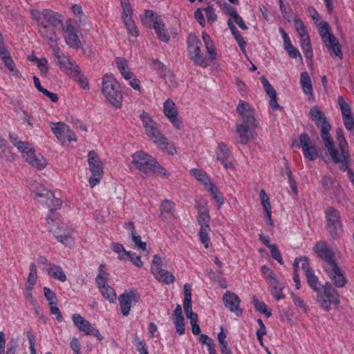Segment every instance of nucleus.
<instances>
[{
  "instance_id": "1",
  "label": "nucleus",
  "mask_w": 354,
  "mask_h": 354,
  "mask_svg": "<svg viewBox=\"0 0 354 354\" xmlns=\"http://www.w3.org/2000/svg\"><path fill=\"white\" fill-rule=\"evenodd\" d=\"M31 15L37 22L40 35L47 42L51 49L57 44L58 37L55 28L62 24V16L51 10H44L42 12L32 10Z\"/></svg>"
},
{
  "instance_id": "2",
  "label": "nucleus",
  "mask_w": 354,
  "mask_h": 354,
  "mask_svg": "<svg viewBox=\"0 0 354 354\" xmlns=\"http://www.w3.org/2000/svg\"><path fill=\"white\" fill-rule=\"evenodd\" d=\"M30 190L35 196V200L50 208V213L47 218L48 224L59 227V219L53 211L60 209L62 205L61 194L52 192L37 181L31 183Z\"/></svg>"
},
{
  "instance_id": "3",
  "label": "nucleus",
  "mask_w": 354,
  "mask_h": 354,
  "mask_svg": "<svg viewBox=\"0 0 354 354\" xmlns=\"http://www.w3.org/2000/svg\"><path fill=\"white\" fill-rule=\"evenodd\" d=\"M142 126L149 139L155 145L161 147L169 154L176 153V149L168 138L159 130L155 122L149 113L143 111L140 115Z\"/></svg>"
},
{
  "instance_id": "4",
  "label": "nucleus",
  "mask_w": 354,
  "mask_h": 354,
  "mask_svg": "<svg viewBox=\"0 0 354 354\" xmlns=\"http://www.w3.org/2000/svg\"><path fill=\"white\" fill-rule=\"evenodd\" d=\"M131 165L138 170L156 176L169 174L167 170L149 153L144 151H138L131 155Z\"/></svg>"
},
{
  "instance_id": "5",
  "label": "nucleus",
  "mask_w": 354,
  "mask_h": 354,
  "mask_svg": "<svg viewBox=\"0 0 354 354\" xmlns=\"http://www.w3.org/2000/svg\"><path fill=\"white\" fill-rule=\"evenodd\" d=\"M102 92L106 100L115 109H120L123 97L120 85L116 80L109 75H104L102 78Z\"/></svg>"
},
{
  "instance_id": "6",
  "label": "nucleus",
  "mask_w": 354,
  "mask_h": 354,
  "mask_svg": "<svg viewBox=\"0 0 354 354\" xmlns=\"http://www.w3.org/2000/svg\"><path fill=\"white\" fill-rule=\"evenodd\" d=\"M317 26L322 40L327 48L330 55L333 58L337 57L341 59L342 53L339 41L333 34L328 24L326 21H320Z\"/></svg>"
},
{
  "instance_id": "7",
  "label": "nucleus",
  "mask_w": 354,
  "mask_h": 354,
  "mask_svg": "<svg viewBox=\"0 0 354 354\" xmlns=\"http://www.w3.org/2000/svg\"><path fill=\"white\" fill-rule=\"evenodd\" d=\"M316 292L317 302L325 311L328 312L332 306H337L340 303L337 290L329 282L323 286L322 290H318Z\"/></svg>"
},
{
  "instance_id": "8",
  "label": "nucleus",
  "mask_w": 354,
  "mask_h": 354,
  "mask_svg": "<svg viewBox=\"0 0 354 354\" xmlns=\"http://www.w3.org/2000/svg\"><path fill=\"white\" fill-rule=\"evenodd\" d=\"M108 276L106 266L102 264L100 265L95 283L102 296L111 304H113L116 301L117 295L115 290L108 283Z\"/></svg>"
},
{
  "instance_id": "9",
  "label": "nucleus",
  "mask_w": 354,
  "mask_h": 354,
  "mask_svg": "<svg viewBox=\"0 0 354 354\" xmlns=\"http://www.w3.org/2000/svg\"><path fill=\"white\" fill-rule=\"evenodd\" d=\"M262 275L270 287V291L272 297L277 300L279 301L286 297L283 290L285 286L278 279L274 271L267 266L261 267Z\"/></svg>"
},
{
  "instance_id": "10",
  "label": "nucleus",
  "mask_w": 354,
  "mask_h": 354,
  "mask_svg": "<svg viewBox=\"0 0 354 354\" xmlns=\"http://www.w3.org/2000/svg\"><path fill=\"white\" fill-rule=\"evenodd\" d=\"M51 50L55 57V62L62 72L70 76L80 74V68L75 62L66 56L59 46H54V48Z\"/></svg>"
},
{
  "instance_id": "11",
  "label": "nucleus",
  "mask_w": 354,
  "mask_h": 354,
  "mask_svg": "<svg viewBox=\"0 0 354 354\" xmlns=\"http://www.w3.org/2000/svg\"><path fill=\"white\" fill-rule=\"evenodd\" d=\"M325 216L326 227L331 237L333 239L340 238L344 233V230L339 212L333 207H329L326 209Z\"/></svg>"
},
{
  "instance_id": "12",
  "label": "nucleus",
  "mask_w": 354,
  "mask_h": 354,
  "mask_svg": "<svg viewBox=\"0 0 354 354\" xmlns=\"http://www.w3.org/2000/svg\"><path fill=\"white\" fill-rule=\"evenodd\" d=\"M309 114L311 120L315 123L317 127L321 128V137L323 141L326 142L327 145H329L328 136H330L331 126L325 114L317 106H314L310 109Z\"/></svg>"
},
{
  "instance_id": "13",
  "label": "nucleus",
  "mask_w": 354,
  "mask_h": 354,
  "mask_svg": "<svg viewBox=\"0 0 354 354\" xmlns=\"http://www.w3.org/2000/svg\"><path fill=\"white\" fill-rule=\"evenodd\" d=\"M198 223L201 226L198 232L200 241L205 248H207L209 243V212L207 207L204 206H200L198 207Z\"/></svg>"
},
{
  "instance_id": "14",
  "label": "nucleus",
  "mask_w": 354,
  "mask_h": 354,
  "mask_svg": "<svg viewBox=\"0 0 354 354\" xmlns=\"http://www.w3.org/2000/svg\"><path fill=\"white\" fill-rule=\"evenodd\" d=\"M187 47L190 59L203 68L208 66L207 60L201 53V42L194 35H190L187 39Z\"/></svg>"
},
{
  "instance_id": "15",
  "label": "nucleus",
  "mask_w": 354,
  "mask_h": 354,
  "mask_svg": "<svg viewBox=\"0 0 354 354\" xmlns=\"http://www.w3.org/2000/svg\"><path fill=\"white\" fill-rule=\"evenodd\" d=\"M325 272L337 288H343L347 283V279L344 271L337 265V262L325 263L324 266Z\"/></svg>"
},
{
  "instance_id": "16",
  "label": "nucleus",
  "mask_w": 354,
  "mask_h": 354,
  "mask_svg": "<svg viewBox=\"0 0 354 354\" xmlns=\"http://www.w3.org/2000/svg\"><path fill=\"white\" fill-rule=\"evenodd\" d=\"M120 6L122 7V20L129 33L133 37H138L139 32L132 17L133 9L130 0H120Z\"/></svg>"
},
{
  "instance_id": "17",
  "label": "nucleus",
  "mask_w": 354,
  "mask_h": 354,
  "mask_svg": "<svg viewBox=\"0 0 354 354\" xmlns=\"http://www.w3.org/2000/svg\"><path fill=\"white\" fill-rule=\"evenodd\" d=\"M63 37L66 44L72 48L79 49L82 46V42L78 36V31L75 23L68 19L66 21L65 26L62 28Z\"/></svg>"
},
{
  "instance_id": "18",
  "label": "nucleus",
  "mask_w": 354,
  "mask_h": 354,
  "mask_svg": "<svg viewBox=\"0 0 354 354\" xmlns=\"http://www.w3.org/2000/svg\"><path fill=\"white\" fill-rule=\"evenodd\" d=\"M50 127L59 141L62 142L66 140L68 142L77 141L75 135L65 123L62 122H51Z\"/></svg>"
},
{
  "instance_id": "19",
  "label": "nucleus",
  "mask_w": 354,
  "mask_h": 354,
  "mask_svg": "<svg viewBox=\"0 0 354 354\" xmlns=\"http://www.w3.org/2000/svg\"><path fill=\"white\" fill-rule=\"evenodd\" d=\"M236 132L238 142L242 145L248 143L254 129L258 127L257 121L251 124L250 121H240L236 123Z\"/></svg>"
},
{
  "instance_id": "20",
  "label": "nucleus",
  "mask_w": 354,
  "mask_h": 354,
  "mask_svg": "<svg viewBox=\"0 0 354 354\" xmlns=\"http://www.w3.org/2000/svg\"><path fill=\"white\" fill-rule=\"evenodd\" d=\"M163 113L176 129H183V123L178 117V109L175 103L170 98L166 100L163 103Z\"/></svg>"
},
{
  "instance_id": "21",
  "label": "nucleus",
  "mask_w": 354,
  "mask_h": 354,
  "mask_svg": "<svg viewBox=\"0 0 354 354\" xmlns=\"http://www.w3.org/2000/svg\"><path fill=\"white\" fill-rule=\"evenodd\" d=\"M0 58L3 61L5 66L9 70L10 72L12 73V75L18 78H21L22 75L21 72L16 68L15 64L11 57V55L8 50L6 49L3 38L1 32H0Z\"/></svg>"
},
{
  "instance_id": "22",
  "label": "nucleus",
  "mask_w": 354,
  "mask_h": 354,
  "mask_svg": "<svg viewBox=\"0 0 354 354\" xmlns=\"http://www.w3.org/2000/svg\"><path fill=\"white\" fill-rule=\"evenodd\" d=\"M328 140H329V142H330V145H327L326 142H324V145L326 147V148L327 149V151L330 155V156L331 157L333 161L335 163H340L341 165H340V169L342 170H346L348 169V158L349 157V153H348V147L347 148V153H346V156H345L344 158H341V155H342V149L339 147V149H336L335 147H334V145H333V139L332 138L330 137V135L328 136Z\"/></svg>"
},
{
  "instance_id": "23",
  "label": "nucleus",
  "mask_w": 354,
  "mask_h": 354,
  "mask_svg": "<svg viewBox=\"0 0 354 354\" xmlns=\"http://www.w3.org/2000/svg\"><path fill=\"white\" fill-rule=\"evenodd\" d=\"M138 295L133 290L125 292L118 297L122 314L127 317L129 315L133 303L138 301Z\"/></svg>"
},
{
  "instance_id": "24",
  "label": "nucleus",
  "mask_w": 354,
  "mask_h": 354,
  "mask_svg": "<svg viewBox=\"0 0 354 354\" xmlns=\"http://www.w3.org/2000/svg\"><path fill=\"white\" fill-rule=\"evenodd\" d=\"M299 140L301 146L304 157L310 161L317 158L319 153L316 147L312 144L309 136L306 133H301Z\"/></svg>"
},
{
  "instance_id": "25",
  "label": "nucleus",
  "mask_w": 354,
  "mask_h": 354,
  "mask_svg": "<svg viewBox=\"0 0 354 354\" xmlns=\"http://www.w3.org/2000/svg\"><path fill=\"white\" fill-rule=\"evenodd\" d=\"M224 306L237 317H240L243 310L239 308L241 299L239 296L230 291H226L223 295Z\"/></svg>"
},
{
  "instance_id": "26",
  "label": "nucleus",
  "mask_w": 354,
  "mask_h": 354,
  "mask_svg": "<svg viewBox=\"0 0 354 354\" xmlns=\"http://www.w3.org/2000/svg\"><path fill=\"white\" fill-rule=\"evenodd\" d=\"M216 159L220 161L226 169H234L233 164L229 161L231 151L224 142H219L215 150Z\"/></svg>"
},
{
  "instance_id": "27",
  "label": "nucleus",
  "mask_w": 354,
  "mask_h": 354,
  "mask_svg": "<svg viewBox=\"0 0 354 354\" xmlns=\"http://www.w3.org/2000/svg\"><path fill=\"white\" fill-rule=\"evenodd\" d=\"M313 251L319 258L325 261L326 263L335 261L331 249L324 241L317 243L313 247Z\"/></svg>"
},
{
  "instance_id": "28",
  "label": "nucleus",
  "mask_w": 354,
  "mask_h": 354,
  "mask_svg": "<svg viewBox=\"0 0 354 354\" xmlns=\"http://www.w3.org/2000/svg\"><path fill=\"white\" fill-rule=\"evenodd\" d=\"M88 162L89 169L94 176H99L103 174V164L95 151L88 152Z\"/></svg>"
},
{
  "instance_id": "29",
  "label": "nucleus",
  "mask_w": 354,
  "mask_h": 354,
  "mask_svg": "<svg viewBox=\"0 0 354 354\" xmlns=\"http://www.w3.org/2000/svg\"><path fill=\"white\" fill-rule=\"evenodd\" d=\"M236 111L241 116V121H250L251 124H254V121H257L254 116V109L244 101L239 102Z\"/></svg>"
},
{
  "instance_id": "30",
  "label": "nucleus",
  "mask_w": 354,
  "mask_h": 354,
  "mask_svg": "<svg viewBox=\"0 0 354 354\" xmlns=\"http://www.w3.org/2000/svg\"><path fill=\"white\" fill-rule=\"evenodd\" d=\"M302 264V270H304L307 281L310 288L317 292L319 290V282L318 277L315 274L314 271L310 268L309 266L308 259H304Z\"/></svg>"
},
{
  "instance_id": "31",
  "label": "nucleus",
  "mask_w": 354,
  "mask_h": 354,
  "mask_svg": "<svg viewBox=\"0 0 354 354\" xmlns=\"http://www.w3.org/2000/svg\"><path fill=\"white\" fill-rule=\"evenodd\" d=\"M24 158L32 167L36 168L37 169H42L47 165L46 160L44 158V157L39 153L36 154L33 149L31 151H29L28 153H25Z\"/></svg>"
},
{
  "instance_id": "32",
  "label": "nucleus",
  "mask_w": 354,
  "mask_h": 354,
  "mask_svg": "<svg viewBox=\"0 0 354 354\" xmlns=\"http://www.w3.org/2000/svg\"><path fill=\"white\" fill-rule=\"evenodd\" d=\"M204 185L205 189L210 193L213 199L215 201L218 205V209H220L221 206L224 204L225 200L217 187L210 181V178H198Z\"/></svg>"
},
{
  "instance_id": "33",
  "label": "nucleus",
  "mask_w": 354,
  "mask_h": 354,
  "mask_svg": "<svg viewBox=\"0 0 354 354\" xmlns=\"http://www.w3.org/2000/svg\"><path fill=\"white\" fill-rule=\"evenodd\" d=\"M173 322L176 333L179 335H183L185 333V319L183 315L182 308L180 305H177L174 311Z\"/></svg>"
},
{
  "instance_id": "34",
  "label": "nucleus",
  "mask_w": 354,
  "mask_h": 354,
  "mask_svg": "<svg viewBox=\"0 0 354 354\" xmlns=\"http://www.w3.org/2000/svg\"><path fill=\"white\" fill-rule=\"evenodd\" d=\"M142 24L148 28H154L161 21L160 17L152 10H145L140 16Z\"/></svg>"
},
{
  "instance_id": "35",
  "label": "nucleus",
  "mask_w": 354,
  "mask_h": 354,
  "mask_svg": "<svg viewBox=\"0 0 354 354\" xmlns=\"http://www.w3.org/2000/svg\"><path fill=\"white\" fill-rule=\"evenodd\" d=\"M72 321L73 324L78 328L80 331L84 333L86 335H89V332L93 327L89 321L84 318L78 313H74L72 315Z\"/></svg>"
},
{
  "instance_id": "36",
  "label": "nucleus",
  "mask_w": 354,
  "mask_h": 354,
  "mask_svg": "<svg viewBox=\"0 0 354 354\" xmlns=\"http://www.w3.org/2000/svg\"><path fill=\"white\" fill-rule=\"evenodd\" d=\"M9 137L12 145L21 152L23 158H24L25 153H28L29 151L32 149V147L28 142L20 140L17 134L10 133Z\"/></svg>"
},
{
  "instance_id": "37",
  "label": "nucleus",
  "mask_w": 354,
  "mask_h": 354,
  "mask_svg": "<svg viewBox=\"0 0 354 354\" xmlns=\"http://www.w3.org/2000/svg\"><path fill=\"white\" fill-rule=\"evenodd\" d=\"M300 82L304 93L309 97L313 96L312 82L307 72L304 71L300 74Z\"/></svg>"
},
{
  "instance_id": "38",
  "label": "nucleus",
  "mask_w": 354,
  "mask_h": 354,
  "mask_svg": "<svg viewBox=\"0 0 354 354\" xmlns=\"http://www.w3.org/2000/svg\"><path fill=\"white\" fill-rule=\"evenodd\" d=\"M227 14L230 17L228 19H232L233 24H236L239 26V27L243 30H246L248 29V26L244 23L242 17L230 5H227Z\"/></svg>"
},
{
  "instance_id": "39",
  "label": "nucleus",
  "mask_w": 354,
  "mask_h": 354,
  "mask_svg": "<svg viewBox=\"0 0 354 354\" xmlns=\"http://www.w3.org/2000/svg\"><path fill=\"white\" fill-rule=\"evenodd\" d=\"M115 64L118 69L124 78H127V77L131 75L132 72L131 71L128 66L127 60L125 58L120 57H116Z\"/></svg>"
},
{
  "instance_id": "40",
  "label": "nucleus",
  "mask_w": 354,
  "mask_h": 354,
  "mask_svg": "<svg viewBox=\"0 0 354 354\" xmlns=\"http://www.w3.org/2000/svg\"><path fill=\"white\" fill-rule=\"evenodd\" d=\"M154 278L158 281L165 283L171 284L174 283L176 278L174 274L167 270L162 269L157 274L153 276Z\"/></svg>"
},
{
  "instance_id": "41",
  "label": "nucleus",
  "mask_w": 354,
  "mask_h": 354,
  "mask_svg": "<svg viewBox=\"0 0 354 354\" xmlns=\"http://www.w3.org/2000/svg\"><path fill=\"white\" fill-rule=\"evenodd\" d=\"M227 24V26L231 31L232 35L234 36V39H236V41H237V43L239 44V46L242 49V50H244L246 43L244 41L242 36L241 35V34L239 33V32L238 29L236 28V27L235 26V25L232 21V19H228Z\"/></svg>"
},
{
  "instance_id": "42",
  "label": "nucleus",
  "mask_w": 354,
  "mask_h": 354,
  "mask_svg": "<svg viewBox=\"0 0 354 354\" xmlns=\"http://www.w3.org/2000/svg\"><path fill=\"white\" fill-rule=\"evenodd\" d=\"M153 29L155 30L158 39L163 42H168L170 40L169 34L162 20Z\"/></svg>"
},
{
  "instance_id": "43",
  "label": "nucleus",
  "mask_w": 354,
  "mask_h": 354,
  "mask_svg": "<svg viewBox=\"0 0 354 354\" xmlns=\"http://www.w3.org/2000/svg\"><path fill=\"white\" fill-rule=\"evenodd\" d=\"M49 274H51L53 278L58 279L60 281L64 282L66 280V276L62 268L55 264H49Z\"/></svg>"
},
{
  "instance_id": "44",
  "label": "nucleus",
  "mask_w": 354,
  "mask_h": 354,
  "mask_svg": "<svg viewBox=\"0 0 354 354\" xmlns=\"http://www.w3.org/2000/svg\"><path fill=\"white\" fill-rule=\"evenodd\" d=\"M111 249L113 252L118 254V258L120 261H124L128 259V254L129 251L124 249L123 245L119 243H112L111 245Z\"/></svg>"
},
{
  "instance_id": "45",
  "label": "nucleus",
  "mask_w": 354,
  "mask_h": 354,
  "mask_svg": "<svg viewBox=\"0 0 354 354\" xmlns=\"http://www.w3.org/2000/svg\"><path fill=\"white\" fill-rule=\"evenodd\" d=\"M252 303L256 310L265 315L266 317L268 318L272 315L271 310L268 308V306L264 302L259 301L256 296L252 297Z\"/></svg>"
},
{
  "instance_id": "46",
  "label": "nucleus",
  "mask_w": 354,
  "mask_h": 354,
  "mask_svg": "<svg viewBox=\"0 0 354 354\" xmlns=\"http://www.w3.org/2000/svg\"><path fill=\"white\" fill-rule=\"evenodd\" d=\"M337 140L338 141L339 147L342 149L341 158H344L346 156L348 144L344 136L343 130L342 129H337L336 131Z\"/></svg>"
},
{
  "instance_id": "47",
  "label": "nucleus",
  "mask_w": 354,
  "mask_h": 354,
  "mask_svg": "<svg viewBox=\"0 0 354 354\" xmlns=\"http://www.w3.org/2000/svg\"><path fill=\"white\" fill-rule=\"evenodd\" d=\"M301 48L304 52L306 58H311L313 56V50L310 45V37L304 36L300 38Z\"/></svg>"
},
{
  "instance_id": "48",
  "label": "nucleus",
  "mask_w": 354,
  "mask_h": 354,
  "mask_svg": "<svg viewBox=\"0 0 354 354\" xmlns=\"http://www.w3.org/2000/svg\"><path fill=\"white\" fill-rule=\"evenodd\" d=\"M37 279V270L36 265L34 262L30 264V272L27 279V283L26 286L33 287L36 283Z\"/></svg>"
},
{
  "instance_id": "49",
  "label": "nucleus",
  "mask_w": 354,
  "mask_h": 354,
  "mask_svg": "<svg viewBox=\"0 0 354 354\" xmlns=\"http://www.w3.org/2000/svg\"><path fill=\"white\" fill-rule=\"evenodd\" d=\"M162 270V260L161 257L157 254L153 257L151 266V272L153 275L157 274L160 272V270Z\"/></svg>"
},
{
  "instance_id": "50",
  "label": "nucleus",
  "mask_w": 354,
  "mask_h": 354,
  "mask_svg": "<svg viewBox=\"0 0 354 354\" xmlns=\"http://www.w3.org/2000/svg\"><path fill=\"white\" fill-rule=\"evenodd\" d=\"M260 200L264 212L272 211L270 198L264 189L260 191Z\"/></svg>"
},
{
  "instance_id": "51",
  "label": "nucleus",
  "mask_w": 354,
  "mask_h": 354,
  "mask_svg": "<svg viewBox=\"0 0 354 354\" xmlns=\"http://www.w3.org/2000/svg\"><path fill=\"white\" fill-rule=\"evenodd\" d=\"M57 239L59 242L69 248L74 247L75 243L74 238L69 234L57 235Z\"/></svg>"
},
{
  "instance_id": "52",
  "label": "nucleus",
  "mask_w": 354,
  "mask_h": 354,
  "mask_svg": "<svg viewBox=\"0 0 354 354\" xmlns=\"http://www.w3.org/2000/svg\"><path fill=\"white\" fill-rule=\"evenodd\" d=\"M131 236L134 246L138 250L145 251L147 249V244L145 242L142 241L141 236L140 235H137L134 231L131 232Z\"/></svg>"
},
{
  "instance_id": "53",
  "label": "nucleus",
  "mask_w": 354,
  "mask_h": 354,
  "mask_svg": "<svg viewBox=\"0 0 354 354\" xmlns=\"http://www.w3.org/2000/svg\"><path fill=\"white\" fill-rule=\"evenodd\" d=\"M290 297L293 301L294 304L296 306H297L298 308H299L304 312L308 311V306H307L306 304L305 303V301L303 300V299H301L299 296H298L294 293H291Z\"/></svg>"
},
{
  "instance_id": "54",
  "label": "nucleus",
  "mask_w": 354,
  "mask_h": 354,
  "mask_svg": "<svg viewBox=\"0 0 354 354\" xmlns=\"http://www.w3.org/2000/svg\"><path fill=\"white\" fill-rule=\"evenodd\" d=\"M337 102L339 106L342 115H345L352 113L349 104L344 100L343 97H338Z\"/></svg>"
},
{
  "instance_id": "55",
  "label": "nucleus",
  "mask_w": 354,
  "mask_h": 354,
  "mask_svg": "<svg viewBox=\"0 0 354 354\" xmlns=\"http://www.w3.org/2000/svg\"><path fill=\"white\" fill-rule=\"evenodd\" d=\"M44 293L45 298L48 302V306L57 303V297L54 292L51 290L49 288L44 287Z\"/></svg>"
},
{
  "instance_id": "56",
  "label": "nucleus",
  "mask_w": 354,
  "mask_h": 354,
  "mask_svg": "<svg viewBox=\"0 0 354 354\" xmlns=\"http://www.w3.org/2000/svg\"><path fill=\"white\" fill-rule=\"evenodd\" d=\"M127 259L130 260L132 264L137 268H142L143 266L140 257L137 255L135 252L129 251Z\"/></svg>"
},
{
  "instance_id": "57",
  "label": "nucleus",
  "mask_w": 354,
  "mask_h": 354,
  "mask_svg": "<svg viewBox=\"0 0 354 354\" xmlns=\"http://www.w3.org/2000/svg\"><path fill=\"white\" fill-rule=\"evenodd\" d=\"M342 118L346 128L348 131H353L354 132V118L352 115V113L342 115Z\"/></svg>"
},
{
  "instance_id": "58",
  "label": "nucleus",
  "mask_w": 354,
  "mask_h": 354,
  "mask_svg": "<svg viewBox=\"0 0 354 354\" xmlns=\"http://www.w3.org/2000/svg\"><path fill=\"white\" fill-rule=\"evenodd\" d=\"M269 249L272 258L277 261L279 263L282 265L283 263V258L277 247L275 245H272L270 246Z\"/></svg>"
},
{
  "instance_id": "59",
  "label": "nucleus",
  "mask_w": 354,
  "mask_h": 354,
  "mask_svg": "<svg viewBox=\"0 0 354 354\" xmlns=\"http://www.w3.org/2000/svg\"><path fill=\"white\" fill-rule=\"evenodd\" d=\"M124 79L129 81V84L135 91H140V82L135 77L133 73H131V76L127 77V78Z\"/></svg>"
},
{
  "instance_id": "60",
  "label": "nucleus",
  "mask_w": 354,
  "mask_h": 354,
  "mask_svg": "<svg viewBox=\"0 0 354 354\" xmlns=\"http://www.w3.org/2000/svg\"><path fill=\"white\" fill-rule=\"evenodd\" d=\"M261 82L263 84V88L265 89L268 96L271 95H274V94L277 93L274 88L272 86L270 83L264 76H262L261 77Z\"/></svg>"
},
{
  "instance_id": "61",
  "label": "nucleus",
  "mask_w": 354,
  "mask_h": 354,
  "mask_svg": "<svg viewBox=\"0 0 354 354\" xmlns=\"http://www.w3.org/2000/svg\"><path fill=\"white\" fill-rule=\"evenodd\" d=\"M173 207L174 205L171 201H165L162 202L160 206L161 215L164 216L165 214L171 213Z\"/></svg>"
},
{
  "instance_id": "62",
  "label": "nucleus",
  "mask_w": 354,
  "mask_h": 354,
  "mask_svg": "<svg viewBox=\"0 0 354 354\" xmlns=\"http://www.w3.org/2000/svg\"><path fill=\"white\" fill-rule=\"evenodd\" d=\"M36 64L41 75L46 76L48 71V60L44 57L41 58Z\"/></svg>"
},
{
  "instance_id": "63",
  "label": "nucleus",
  "mask_w": 354,
  "mask_h": 354,
  "mask_svg": "<svg viewBox=\"0 0 354 354\" xmlns=\"http://www.w3.org/2000/svg\"><path fill=\"white\" fill-rule=\"evenodd\" d=\"M165 81L169 88H176L178 85L174 75L169 73L165 75Z\"/></svg>"
},
{
  "instance_id": "64",
  "label": "nucleus",
  "mask_w": 354,
  "mask_h": 354,
  "mask_svg": "<svg viewBox=\"0 0 354 354\" xmlns=\"http://www.w3.org/2000/svg\"><path fill=\"white\" fill-rule=\"evenodd\" d=\"M70 346L75 354H82L80 341L76 337H72Z\"/></svg>"
}]
</instances>
